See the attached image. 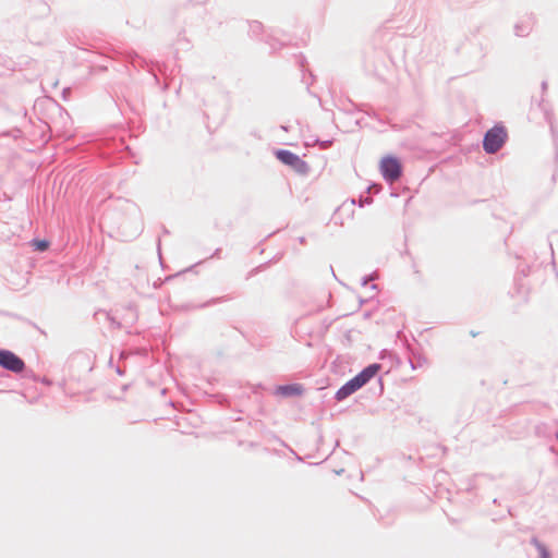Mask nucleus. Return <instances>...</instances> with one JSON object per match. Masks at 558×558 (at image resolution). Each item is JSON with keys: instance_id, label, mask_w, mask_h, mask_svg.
Returning a JSON list of instances; mask_svg holds the SVG:
<instances>
[{"instance_id": "obj_1", "label": "nucleus", "mask_w": 558, "mask_h": 558, "mask_svg": "<svg viewBox=\"0 0 558 558\" xmlns=\"http://www.w3.org/2000/svg\"><path fill=\"white\" fill-rule=\"evenodd\" d=\"M380 171L383 178L387 182L392 183L399 180L402 175V166L398 158L393 156H386L380 161Z\"/></svg>"}, {"instance_id": "obj_2", "label": "nucleus", "mask_w": 558, "mask_h": 558, "mask_svg": "<svg viewBox=\"0 0 558 558\" xmlns=\"http://www.w3.org/2000/svg\"><path fill=\"white\" fill-rule=\"evenodd\" d=\"M276 157L282 163L290 166L293 170H295L300 174H305L308 171V165L300 158L299 155L287 150V149H277L275 151Z\"/></svg>"}, {"instance_id": "obj_3", "label": "nucleus", "mask_w": 558, "mask_h": 558, "mask_svg": "<svg viewBox=\"0 0 558 558\" xmlns=\"http://www.w3.org/2000/svg\"><path fill=\"white\" fill-rule=\"evenodd\" d=\"M0 367L14 374H21L25 369V362L14 352L0 349Z\"/></svg>"}, {"instance_id": "obj_4", "label": "nucleus", "mask_w": 558, "mask_h": 558, "mask_svg": "<svg viewBox=\"0 0 558 558\" xmlns=\"http://www.w3.org/2000/svg\"><path fill=\"white\" fill-rule=\"evenodd\" d=\"M381 368V365L378 363H373L363 368L357 375L354 376L357 384L363 387L365 386Z\"/></svg>"}, {"instance_id": "obj_5", "label": "nucleus", "mask_w": 558, "mask_h": 558, "mask_svg": "<svg viewBox=\"0 0 558 558\" xmlns=\"http://www.w3.org/2000/svg\"><path fill=\"white\" fill-rule=\"evenodd\" d=\"M360 388H362L355 378H351L348 380L344 385H342L336 392L335 399L337 401H342L349 396L353 395L355 391H357Z\"/></svg>"}, {"instance_id": "obj_6", "label": "nucleus", "mask_w": 558, "mask_h": 558, "mask_svg": "<svg viewBox=\"0 0 558 558\" xmlns=\"http://www.w3.org/2000/svg\"><path fill=\"white\" fill-rule=\"evenodd\" d=\"M507 136L508 132L506 128L501 124H496L494 128L486 132L484 140H505Z\"/></svg>"}, {"instance_id": "obj_7", "label": "nucleus", "mask_w": 558, "mask_h": 558, "mask_svg": "<svg viewBox=\"0 0 558 558\" xmlns=\"http://www.w3.org/2000/svg\"><path fill=\"white\" fill-rule=\"evenodd\" d=\"M302 391V386L298 384L282 385L277 388V392L286 397L300 396Z\"/></svg>"}, {"instance_id": "obj_8", "label": "nucleus", "mask_w": 558, "mask_h": 558, "mask_svg": "<svg viewBox=\"0 0 558 558\" xmlns=\"http://www.w3.org/2000/svg\"><path fill=\"white\" fill-rule=\"evenodd\" d=\"M506 142H482L483 148L487 154L497 153Z\"/></svg>"}, {"instance_id": "obj_9", "label": "nucleus", "mask_w": 558, "mask_h": 558, "mask_svg": "<svg viewBox=\"0 0 558 558\" xmlns=\"http://www.w3.org/2000/svg\"><path fill=\"white\" fill-rule=\"evenodd\" d=\"M531 543L537 549V551L539 554V558H550V554H549L547 547L543 543H541L536 537H533L531 539Z\"/></svg>"}, {"instance_id": "obj_10", "label": "nucleus", "mask_w": 558, "mask_h": 558, "mask_svg": "<svg viewBox=\"0 0 558 558\" xmlns=\"http://www.w3.org/2000/svg\"><path fill=\"white\" fill-rule=\"evenodd\" d=\"M426 363V360L422 356H414L413 359H410V365L412 369H416L418 367H422Z\"/></svg>"}, {"instance_id": "obj_11", "label": "nucleus", "mask_w": 558, "mask_h": 558, "mask_svg": "<svg viewBox=\"0 0 558 558\" xmlns=\"http://www.w3.org/2000/svg\"><path fill=\"white\" fill-rule=\"evenodd\" d=\"M333 142H313L312 146L318 144L320 149H327L331 146ZM305 145L308 147L311 144L308 142H305Z\"/></svg>"}, {"instance_id": "obj_12", "label": "nucleus", "mask_w": 558, "mask_h": 558, "mask_svg": "<svg viewBox=\"0 0 558 558\" xmlns=\"http://www.w3.org/2000/svg\"><path fill=\"white\" fill-rule=\"evenodd\" d=\"M36 244H37V245H36V247H37L39 251H45V250H47V247H48V245H49V244H48V242H47L46 240L38 241Z\"/></svg>"}, {"instance_id": "obj_13", "label": "nucleus", "mask_w": 558, "mask_h": 558, "mask_svg": "<svg viewBox=\"0 0 558 558\" xmlns=\"http://www.w3.org/2000/svg\"><path fill=\"white\" fill-rule=\"evenodd\" d=\"M372 202H373V199H372L371 197H365V198L361 197V198H360L359 206H360V207H363L364 205H366V204L368 205V204H371Z\"/></svg>"}, {"instance_id": "obj_14", "label": "nucleus", "mask_w": 558, "mask_h": 558, "mask_svg": "<svg viewBox=\"0 0 558 558\" xmlns=\"http://www.w3.org/2000/svg\"><path fill=\"white\" fill-rule=\"evenodd\" d=\"M373 279H374V277H373L372 275H369V276H365V277H363V279H362V282H361V283H362V286H366V284L368 283V281H371V280H373Z\"/></svg>"}, {"instance_id": "obj_15", "label": "nucleus", "mask_w": 558, "mask_h": 558, "mask_svg": "<svg viewBox=\"0 0 558 558\" xmlns=\"http://www.w3.org/2000/svg\"><path fill=\"white\" fill-rule=\"evenodd\" d=\"M221 252V248H217L214 254L211 255V257H219V253Z\"/></svg>"}, {"instance_id": "obj_16", "label": "nucleus", "mask_w": 558, "mask_h": 558, "mask_svg": "<svg viewBox=\"0 0 558 558\" xmlns=\"http://www.w3.org/2000/svg\"><path fill=\"white\" fill-rule=\"evenodd\" d=\"M128 310H129L130 312H132L133 318H135V317H136V314H135V312H134V307L130 305V306L128 307Z\"/></svg>"}, {"instance_id": "obj_17", "label": "nucleus", "mask_w": 558, "mask_h": 558, "mask_svg": "<svg viewBox=\"0 0 558 558\" xmlns=\"http://www.w3.org/2000/svg\"><path fill=\"white\" fill-rule=\"evenodd\" d=\"M111 323L116 325L118 328H120V323L116 322L113 318H111Z\"/></svg>"}, {"instance_id": "obj_18", "label": "nucleus", "mask_w": 558, "mask_h": 558, "mask_svg": "<svg viewBox=\"0 0 558 558\" xmlns=\"http://www.w3.org/2000/svg\"><path fill=\"white\" fill-rule=\"evenodd\" d=\"M299 241H300V243H301V244H304V243H305V238H304V236H301V238L299 239Z\"/></svg>"}, {"instance_id": "obj_19", "label": "nucleus", "mask_w": 558, "mask_h": 558, "mask_svg": "<svg viewBox=\"0 0 558 558\" xmlns=\"http://www.w3.org/2000/svg\"><path fill=\"white\" fill-rule=\"evenodd\" d=\"M220 300H221V299H215V300L210 301V303H216V302H218V301H220Z\"/></svg>"}, {"instance_id": "obj_20", "label": "nucleus", "mask_w": 558, "mask_h": 558, "mask_svg": "<svg viewBox=\"0 0 558 558\" xmlns=\"http://www.w3.org/2000/svg\"><path fill=\"white\" fill-rule=\"evenodd\" d=\"M124 148L128 150L129 154H131V150H130L129 146H125Z\"/></svg>"}, {"instance_id": "obj_21", "label": "nucleus", "mask_w": 558, "mask_h": 558, "mask_svg": "<svg viewBox=\"0 0 558 558\" xmlns=\"http://www.w3.org/2000/svg\"><path fill=\"white\" fill-rule=\"evenodd\" d=\"M117 373L122 375V372H121V369L119 367L117 368Z\"/></svg>"}, {"instance_id": "obj_22", "label": "nucleus", "mask_w": 558, "mask_h": 558, "mask_svg": "<svg viewBox=\"0 0 558 558\" xmlns=\"http://www.w3.org/2000/svg\"><path fill=\"white\" fill-rule=\"evenodd\" d=\"M371 288L374 290V289H376V288H377V286H376V284H372V287H371Z\"/></svg>"}, {"instance_id": "obj_23", "label": "nucleus", "mask_w": 558, "mask_h": 558, "mask_svg": "<svg viewBox=\"0 0 558 558\" xmlns=\"http://www.w3.org/2000/svg\"><path fill=\"white\" fill-rule=\"evenodd\" d=\"M556 439L558 440V430H557V434H556Z\"/></svg>"}]
</instances>
